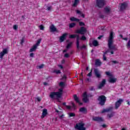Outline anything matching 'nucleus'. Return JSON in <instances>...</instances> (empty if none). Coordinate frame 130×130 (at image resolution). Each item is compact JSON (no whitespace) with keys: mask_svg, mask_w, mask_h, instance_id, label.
Wrapping results in <instances>:
<instances>
[{"mask_svg":"<svg viewBox=\"0 0 130 130\" xmlns=\"http://www.w3.org/2000/svg\"><path fill=\"white\" fill-rule=\"evenodd\" d=\"M59 69H61V70H62L63 69V66H59Z\"/></svg>","mask_w":130,"mask_h":130,"instance_id":"69168bd1","label":"nucleus"},{"mask_svg":"<svg viewBox=\"0 0 130 130\" xmlns=\"http://www.w3.org/2000/svg\"><path fill=\"white\" fill-rule=\"evenodd\" d=\"M122 39L123 40H125V41H127L128 39H127V38H123Z\"/></svg>","mask_w":130,"mask_h":130,"instance_id":"0e129e2a","label":"nucleus"},{"mask_svg":"<svg viewBox=\"0 0 130 130\" xmlns=\"http://www.w3.org/2000/svg\"><path fill=\"white\" fill-rule=\"evenodd\" d=\"M9 51H8V49L5 48L3 49V51L0 52V58H3L5 55V54H8Z\"/></svg>","mask_w":130,"mask_h":130,"instance_id":"9d476101","label":"nucleus"},{"mask_svg":"<svg viewBox=\"0 0 130 130\" xmlns=\"http://www.w3.org/2000/svg\"><path fill=\"white\" fill-rule=\"evenodd\" d=\"M80 3V0H74V2L72 5V7L75 8L78 6V4Z\"/></svg>","mask_w":130,"mask_h":130,"instance_id":"412c9836","label":"nucleus"},{"mask_svg":"<svg viewBox=\"0 0 130 130\" xmlns=\"http://www.w3.org/2000/svg\"><path fill=\"white\" fill-rule=\"evenodd\" d=\"M76 13L82 18H85V14H83V13H82L80 10H76Z\"/></svg>","mask_w":130,"mask_h":130,"instance_id":"4be33fe9","label":"nucleus"},{"mask_svg":"<svg viewBox=\"0 0 130 130\" xmlns=\"http://www.w3.org/2000/svg\"><path fill=\"white\" fill-rule=\"evenodd\" d=\"M66 107L68 109H71V106H66Z\"/></svg>","mask_w":130,"mask_h":130,"instance_id":"e2e57ef3","label":"nucleus"},{"mask_svg":"<svg viewBox=\"0 0 130 130\" xmlns=\"http://www.w3.org/2000/svg\"><path fill=\"white\" fill-rule=\"evenodd\" d=\"M96 6L98 8H103L106 4V0H96Z\"/></svg>","mask_w":130,"mask_h":130,"instance_id":"423d86ee","label":"nucleus"},{"mask_svg":"<svg viewBox=\"0 0 130 130\" xmlns=\"http://www.w3.org/2000/svg\"><path fill=\"white\" fill-rule=\"evenodd\" d=\"M114 38V37L113 36V32L111 31L109 37V39L108 40V46L110 50H112L110 52L111 54H114V52L113 50H116L115 45H113Z\"/></svg>","mask_w":130,"mask_h":130,"instance_id":"f257e3e1","label":"nucleus"},{"mask_svg":"<svg viewBox=\"0 0 130 130\" xmlns=\"http://www.w3.org/2000/svg\"><path fill=\"white\" fill-rule=\"evenodd\" d=\"M54 73H56L57 75H58V74L61 73V72H60V70H55L54 71Z\"/></svg>","mask_w":130,"mask_h":130,"instance_id":"a19ab883","label":"nucleus"},{"mask_svg":"<svg viewBox=\"0 0 130 130\" xmlns=\"http://www.w3.org/2000/svg\"><path fill=\"white\" fill-rule=\"evenodd\" d=\"M69 117H75L76 116V114L75 113H69Z\"/></svg>","mask_w":130,"mask_h":130,"instance_id":"f704fd0d","label":"nucleus"},{"mask_svg":"<svg viewBox=\"0 0 130 130\" xmlns=\"http://www.w3.org/2000/svg\"><path fill=\"white\" fill-rule=\"evenodd\" d=\"M103 60H107V58L106 57V55L105 54H103Z\"/></svg>","mask_w":130,"mask_h":130,"instance_id":"37998d69","label":"nucleus"},{"mask_svg":"<svg viewBox=\"0 0 130 130\" xmlns=\"http://www.w3.org/2000/svg\"><path fill=\"white\" fill-rule=\"evenodd\" d=\"M116 81H117V79L113 78L112 77H110L109 82V83H115V82H116Z\"/></svg>","mask_w":130,"mask_h":130,"instance_id":"a211bd4d","label":"nucleus"},{"mask_svg":"<svg viewBox=\"0 0 130 130\" xmlns=\"http://www.w3.org/2000/svg\"><path fill=\"white\" fill-rule=\"evenodd\" d=\"M44 68V66H37V69L38 70H41V69H43Z\"/></svg>","mask_w":130,"mask_h":130,"instance_id":"4c0bfd02","label":"nucleus"},{"mask_svg":"<svg viewBox=\"0 0 130 130\" xmlns=\"http://www.w3.org/2000/svg\"><path fill=\"white\" fill-rule=\"evenodd\" d=\"M111 62H112V63H114V64H117L119 63V62L117 60H113Z\"/></svg>","mask_w":130,"mask_h":130,"instance_id":"58836bf2","label":"nucleus"},{"mask_svg":"<svg viewBox=\"0 0 130 130\" xmlns=\"http://www.w3.org/2000/svg\"><path fill=\"white\" fill-rule=\"evenodd\" d=\"M89 90H90V91H94V90H95V89H94V86H91V87L90 88Z\"/></svg>","mask_w":130,"mask_h":130,"instance_id":"5fc2aeb1","label":"nucleus"},{"mask_svg":"<svg viewBox=\"0 0 130 130\" xmlns=\"http://www.w3.org/2000/svg\"><path fill=\"white\" fill-rule=\"evenodd\" d=\"M87 76H88V77H92V70L91 71V72L89 73H88Z\"/></svg>","mask_w":130,"mask_h":130,"instance_id":"3c124183","label":"nucleus"},{"mask_svg":"<svg viewBox=\"0 0 130 130\" xmlns=\"http://www.w3.org/2000/svg\"><path fill=\"white\" fill-rule=\"evenodd\" d=\"M103 37V36H100L98 38V39H100L101 38H102Z\"/></svg>","mask_w":130,"mask_h":130,"instance_id":"774afa93","label":"nucleus"},{"mask_svg":"<svg viewBox=\"0 0 130 130\" xmlns=\"http://www.w3.org/2000/svg\"><path fill=\"white\" fill-rule=\"evenodd\" d=\"M80 40H83V41H85L87 40V38L85 36H82L80 38Z\"/></svg>","mask_w":130,"mask_h":130,"instance_id":"c9c22d12","label":"nucleus"},{"mask_svg":"<svg viewBox=\"0 0 130 130\" xmlns=\"http://www.w3.org/2000/svg\"><path fill=\"white\" fill-rule=\"evenodd\" d=\"M127 8V4L126 3H123L121 4L120 7V11H124V10H125Z\"/></svg>","mask_w":130,"mask_h":130,"instance_id":"f8f14e48","label":"nucleus"},{"mask_svg":"<svg viewBox=\"0 0 130 130\" xmlns=\"http://www.w3.org/2000/svg\"><path fill=\"white\" fill-rule=\"evenodd\" d=\"M21 44H23V43H24V39L22 38L21 40Z\"/></svg>","mask_w":130,"mask_h":130,"instance_id":"13d9d810","label":"nucleus"},{"mask_svg":"<svg viewBox=\"0 0 130 130\" xmlns=\"http://www.w3.org/2000/svg\"><path fill=\"white\" fill-rule=\"evenodd\" d=\"M47 109H44L43 110V113H42V115L41 116V118H44L45 116H46V115H47Z\"/></svg>","mask_w":130,"mask_h":130,"instance_id":"f3484780","label":"nucleus"},{"mask_svg":"<svg viewBox=\"0 0 130 130\" xmlns=\"http://www.w3.org/2000/svg\"><path fill=\"white\" fill-rule=\"evenodd\" d=\"M59 86H60V87H61L62 88V89H63V88H64V87H65L66 84H64V82H60L59 84Z\"/></svg>","mask_w":130,"mask_h":130,"instance_id":"cd10ccee","label":"nucleus"},{"mask_svg":"<svg viewBox=\"0 0 130 130\" xmlns=\"http://www.w3.org/2000/svg\"><path fill=\"white\" fill-rule=\"evenodd\" d=\"M56 112H57V113H62V111H59L57 110H56Z\"/></svg>","mask_w":130,"mask_h":130,"instance_id":"bf43d9fd","label":"nucleus"},{"mask_svg":"<svg viewBox=\"0 0 130 130\" xmlns=\"http://www.w3.org/2000/svg\"><path fill=\"white\" fill-rule=\"evenodd\" d=\"M93 72H94V75H95V77L96 78H98V79H101V78L102 76H101V74L99 72V71L98 70V69H94Z\"/></svg>","mask_w":130,"mask_h":130,"instance_id":"1a4fd4ad","label":"nucleus"},{"mask_svg":"<svg viewBox=\"0 0 130 130\" xmlns=\"http://www.w3.org/2000/svg\"><path fill=\"white\" fill-rule=\"evenodd\" d=\"M105 13H110V7H107L104 9Z\"/></svg>","mask_w":130,"mask_h":130,"instance_id":"c85d7f7f","label":"nucleus"},{"mask_svg":"<svg viewBox=\"0 0 130 130\" xmlns=\"http://www.w3.org/2000/svg\"><path fill=\"white\" fill-rule=\"evenodd\" d=\"M86 45H83L82 46L79 47V49H86Z\"/></svg>","mask_w":130,"mask_h":130,"instance_id":"e433bc0d","label":"nucleus"},{"mask_svg":"<svg viewBox=\"0 0 130 130\" xmlns=\"http://www.w3.org/2000/svg\"><path fill=\"white\" fill-rule=\"evenodd\" d=\"M37 49V47L36 46H35V45L32 46L31 48L29 50V52H33L34 51H36V50Z\"/></svg>","mask_w":130,"mask_h":130,"instance_id":"b1692460","label":"nucleus"},{"mask_svg":"<svg viewBox=\"0 0 130 130\" xmlns=\"http://www.w3.org/2000/svg\"><path fill=\"white\" fill-rule=\"evenodd\" d=\"M50 29L51 32H55V31H56V28L55 27L54 25H52L50 27Z\"/></svg>","mask_w":130,"mask_h":130,"instance_id":"393cba45","label":"nucleus"},{"mask_svg":"<svg viewBox=\"0 0 130 130\" xmlns=\"http://www.w3.org/2000/svg\"><path fill=\"white\" fill-rule=\"evenodd\" d=\"M101 64H102V62H101V61H100V59H95V66H101Z\"/></svg>","mask_w":130,"mask_h":130,"instance_id":"aec40b11","label":"nucleus"},{"mask_svg":"<svg viewBox=\"0 0 130 130\" xmlns=\"http://www.w3.org/2000/svg\"><path fill=\"white\" fill-rule=\"evenodd\" d=\"M67 79V75H66L65 74H64L63 75V77H62V80H66Z\"/></svg>","mask_w":130,"mask_h":130,"instance_id":"de8ad7c7","label":"nucleus"},{"mask_svg":"<svg viewBox=\"0 0 130 130\" xmlns=\"http://www.w3.org/2000/svg\"><path fill=\"white\" fill-rule=\"evenodd\" d=\"M82 101L84 103H87V102H89V99L88 98H83Z\"/></svg>","mask_w":130,"mask_h":130,"instance_id":"2f4dec72","label":"nucleus"},{"mask_svg":"<svg viewBox=\"0 0 130 130\" xmlns=\"http://www.w3.org/2000/svg\"><path fill=\"white\" fill-rule=\"evenodd\" d=\"M67 35H68V34H64L60 37V42H63L64 40H66V38H67Z\"/></svg>","mask_w":130,"mask_h":130,"instance_id":"2eb2a0df","label":"nucleus"},{"mask_svg":"<svg viewBox=\"0 0 130 130\" xmlns=\"http://www.w3.org/2000/svg\"><path fill=\"white\" fill-rule=\"evenodd\" d=\"M63 116H64V115H63V114H62L61 115L59 116V117L61 119V118H62Z\"/></svg>","mask_w":130,"mask_h":130,"instance_id":"4d7b16f0","label":"nucleus"},{"mask_svg":"<svg viewBox=\"0 0 130 130\" xmlns=\"http://www.w3.org/2000/svg\"><path fill=\"white\" fill-rule=\"evenodd\" d=\"M64 57H66L67 58L70 57V55L68 53H66L64 54Z\"/></svg>","mask_w":130,"mask_h":130,"instance_id":"8fccbe9b","label":"nucleus"},{"mask_svg":"<svg viewBox=\"0 0 130 130\" xmlns=\"http://www.w3.org/2000/svg\"><path fill=\"white\" fill-rule=\"evenodd\" d=\"M79 26H85V23L83 22H79Z\"/></svg>","mask_w":130,"mask_h":130,"instance_id":"a18cd8bd","label":"nucleus"},{"mask_svg":"<svg viewBox=\"0 0 130 130\" xmlns=\"http://www.w3.org/2000/svg\"><path fill=\"white\" fill-rule=\"evenodd\" d=\"M72 45H73L72 42H70L68 44H67V46L66 47L67 49H69V48H71V47H72Z\"/></svg>","mask_w":130,"mask_h":130,"instance_id":"473e14b6","label":"nucleus"},{"mask_svg":"<svg viewBox=\"0 0 130 130\" xmlns=\"http://www.w3.org/2000/svg\"><path fill=\"white\" fill-rule=\"evenodd\" d=\"M105 85H106V79H104L98 85V89H102Z\"/></svg>","mask_w":130,"mask_h":130,"instance_id":"6e6552de","label":"nucleus"},{"mask_svg":"<svg viewBox=\"0 0 130 130\" xmlns=\"http://www.w3.org/2000/svg\"><path fill=\"white\" fill-rule=\"evenodd\" d=\"M13 29L14 30H18V25L15 24L13 25Z\"/></svg>","mask_w":130,"mask_h":130,"instance_id":"79ce46f5","label":"nucleus"},{"mask_svg":"<svg viewBox=\"0 0 130 130\" xmlns=\"http://www.w3.org/2000/svg\"><path fill=\"white\" fill-rule=\"evenodd\" d=\"M122 102H123V100L119 99L115 104V109H118V108L120 106Z\"/></svg>","mask_w":130,"mask_h":130,"instance_id":"0eeeda50","label":"nucleus"},{"mask_svg":"<svg viewBox=\"0 0 130 130\" xmlns=\"http://www.w3.org/2000/svg\"><path fill=\"white\" fill-rule=\"evenodd\" d=\"M63 93V90L62 88H60L58 89L57 92H51L50 93L49 97L52 99V100H59L60 98L62 96V94Z\"/></svg>","mask_w":130,"mask_h":130,"instance_id":"f03ea898","label":"nucleus"},{"mask_svg":"<svg viewBox=\"0 0 130 130\" xmlns=\"http://www.w3.org/2000/svg\"><path fill=\"white\" fill-rule=\"evenodd\" d=\"M30 57H34V53H31L29 54Z\"/></svg>","mask_w":130,"mask_h":130,"instance_id":"864d4df0","label":"nucleus"},{"mask_svg":"<svg viewBox=\"0 0 130 130\" xmlns=\"http://www.w3.org/2000/svg\"><path fill=\"white\" fill-rule=\"evenodd\" d=\"M114 112H112V113H111L110 114H108V117L109 118H111V117H113V116H114Z\"/></svg>","mask_w":130,"mask_h":130,"instance_id":"7c9ffc66","label":"nucleus"},{"mask_svg":"<svg viewBox=\"0 0 130 130\" xmlns=\"http://www.w3.org/2000/svg\"><path fill=\"white\" fill-rule=\"evenodd\" d=\"M92 44L93 45V46L96 47V46H98L99 45V43H98V41H97V40H93L92 41Z\"/></svg>","mask_w":130,"mask_h":130,"instance_id":"bb28decb","label":"nucleus"},{"mask_svg":"<svg viewBox=\"0 0 130 130\" xmlns=\"http://www.w3.org/2000/svg\"><path fill=\"white\" fill-rule=\"evenodd\" d=\"M100 18H101V19H103V18H104V15H100Z\"/></svg>","mask_w":130,"mask_h":130,"instance_id":"052dcab7","label":"nucleus"},{"mask_svg":"<svg viewBox=\"0 0 130 130\" xmlns=\"http://www.w3.org/2000/svg\"><path fill=\"white\" fill-rule=\"evenodd\" d=\"M79 112H81V113H83V114H87L88 112V110L85 107L80 108L79 109Z\"/></svg>","mask_w":130,"mask_h":130,"instance_id":"4468645a","label":"nucleus"},{"mask_svg":"<svg viewBox=\"0 0 130 130\" xmlns=\"http://www.w3.org/2000/svg\"><path fill=\"white\" fill-rule=\"evenodd\" d=\"M76 46L77 49H80V36L78 35L76 36Z\"/></svg>","mask_w":130,"mask_h":130,"instance_id":"ddd939ff","label":"nucleus"},{"mask_svg":"<svg viewBox=\"0 0 130 130\" xmlns=\"http://www.w3.org/2000/svg\"><path fill=\"white\" fill-rule=\"evenodd\" d=\"M42 40L41 39H39V40H38L35 46H36L37 47H38V46H39L40 43H41Z\"/></svg>","mask_w":130,"mask_h":130,"instance_id":"a878e982","label":"nucleus"},{"mask_svg":"<svg viewBox=\"0 0 130 130\" xmlns=\"http://www.w3.org/2000/svg\"><path fill=\"white\" fill-rule=\"evenodd\" d=\"M75 33H76V34H81V35H84L85 33H87V28L84 26H81L80 29H77L76 30Z\"/></svg>","mask_w":130,"mask_h":130,"instance_id":"39448f33","label":"nucleus"},{"mask_svg":"<svg viewBox=\"0 0 130 130\" xmlns=\"http://www.w3.org/2000/svg\"><path fill=\"white\" fill-rule=\"evenodd\" d=\"M106 75L107 76H109L110 77H111V74L109 72H106Z\"/></svg>","mask_w":130,"mask_h":130,"instance_id":"49530a36","label":"nucleus"},{"mask_svg":"<svg viewBox=\"0 0 130 130\" xmlns=\"http://www.w3.org/2000/svg\"><path fill=\"white\" fill-rule=\"evenodd\" d=\"M40 30H44V26L42 25H40Z\"/></svg>","mask_w":130,"mask_h":130,"instance_id":"09e8293b","label":"nucleus"},{"mask_svg":"<svg viewBox=\"0 0 130 130\" xmlns=\"http://www.w3.org/2000/svg\"><path fill=\"white\" fill-rule=\"evenodd\" d=\"M75 128L78 130H86V128L85 127V123L82 121L78 123H76Z\"/></svg>","mask_w":130,"mask_h":130,"instance_id":"20e7f679","label":"nucleus"},{"mask_svg":"<svg viewBox=\"0 0 130 130\" xmlns=\"http://www.w3.org/2000/svg\"><path fill=\"white\" fill-rule=\"evenodd\" d=\"M98 101H99V104L101 106H104V105H105V102H106V96L103 95L99 96L98 98Z\"/></svg>","mask_w":130,"mask_h":130,"instance_id":"7ed1b4c3","label":"nucleus"},{"mask_svg":"<svg viewBox=\"0 0 130 130\" xmlns=\"http://www.w3.org/2000/svg\"><path fill=\"white\" fill-rule=\"evenodd\" d=\"M73 98L75 101L77 102V103H80V100H79V98H78V96L77 95V94H74L73 95Z\"/></svg>","mask_w":130,"mask_h":130,"instance_id":"5701e85b","label":"nucleus"},{"mask_svg":"<svg viewBox=\"0 0 130 130\" xmlns=\"http://www.w3.org/2000/svg\"><path fill=\"white\" fill-rule=\"evenodd\" d=\"M70 21H71V22H80V19L76 17H72L70 18Z\"/></svg>","mask_w":130,"mask_h":130,"instance_id":"6ab92c4d","label":"nucleus"},{"mask_svg":"<svg viewBox=\"0 0 130 130\" xmlns=\"http://www.w3.org/2000/svg\"><path fill=\"white\" fill-rule=\"evenodd\" d=\"M76 26V23H71L69 24V28H74Z\"/></svg>","mask_w":130,"mask_h":130,"instance_id":"72a5a7b5","label":"nucleus"},{"mask_svg":"<svg viewBox=\"0 0 130 130\" xmlns=\"http://www.w3.org/2000/svg\"><path fill=\"white\" fill-rule=\"evenodd\" d=\"M83 98H88V94H87L86 92H85L83 93Z\"/></svg>","mask_w":130,"mask_h":130,"instance_id":"ea45409f","label":"nucleus"},{"mask_svg":"<svg viewBox=\"0 0 130 130\" xmlns=\"http://www.w3.org/2000/svg\"><path fill=\"white\" fill-rule=\"evenodd\" d=\"M112 109H113V107H110L108 108L104 109L102 111V113H105V112H109V111H110V110H112Z\"/></svg>","mask_w":130,"mask_h":130,"instance_id":"dca6fc26","label":"nucleus"},{"mask_svg":"<svg viewBox=\"0 0 130 130\" xmlns=\"http://www.w3.org/2000/svg\"><path fill=\"white\" fill-rule=\"evenodd\" d=\"M101 126H102V127H103L104 128H105L107 126V125L104 124L101 125Z\"/></svg>","mask_w":130,"mask_h":130,"instance_id":"603ef678","label":"nucleus"},{"mask_svg":"<svg viewBox=\"0 0 130 130\" xmlns=\"http://www.w3.org/2000/svg\"><path fill=\"white\" fill-rule=\"evenodd\" d=\"M93 120H94V121H98V122H103V121H104L103 118L101 117H94Z\"/></svg>","mask_w":130,"mask_h":130,"instance_id":"9b49d317","label":"nucleus"},{"mask_svg":"<svg viewBox=\"0 0 130 130\" xmlns=\"http://www.w3.org/2000/svg\"><path fill=\"white\" fill-rule=\"evenodd\" d=\"M36 100H37L38 102H40L41 101V99L40 97L36 98Z\"/></svg>","mask_w":130,"mask_h":130,"instance_id":"c03bdc74","label":"nucleus"},{"mask_svg":"<svg viewBox=\"0 0 130 130\" xmlns=\"http://www.w3.org/2000/svg\"><path fill=\"white\" fill-rule=\"evenodd\" d=\"M107 53H108V51H106L103 54H105V55H106V54H107Z\"/></svg>","mask_w":130,"mask_h":130,"instance_id":"338daca9","label":"nucleus"},{"mask_svg":"<svg viewBox=\"0 0 130 130\" xmlns=\"http://www.w3.org/2000/svg\"><path fill=\"white\" fill-rule=\"evenodd\" d=\"M77 34L71 35L69 36V38H70V39H74L77 37Z\"/></svg>","mask_w":130,"mask_h":130,"instance_id":"c756f323","label":"nucleus"},{"mask_svg":"<svg viewBox=\"0 0 130 130\" xmlns=\"http://www.w3.org/2000/svg\"><path fill=\"white\" fill-rule=\"evenodd\" d=\"M72 106L73 107L75 108L76 107V105H75V103L74 102H72Z\"/></svg>","mask_w":130,"mask_h":130,"instance_id":"680f3d73","label":"nucleus"},{"mask_svg":"<svg viewBox=\"0 0 130 130\" xmlns=\"http://www.w3.org/2000/svg\"><path fill=\"white\" fill-rule=\"evenodd\" d=\"M52 8V7L51 6L48 7L47 8V11H50V10H51Z\"/></svg>","mask_w":130,"mask_h":130,"instance_id":"6e6d98bb","label":"nucleus"}]
</instances>
